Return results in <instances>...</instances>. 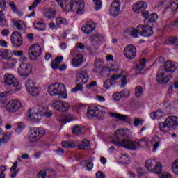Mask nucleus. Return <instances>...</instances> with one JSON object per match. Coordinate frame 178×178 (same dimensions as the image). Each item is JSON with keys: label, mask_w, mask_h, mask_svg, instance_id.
I'll use <instances>...</instances> for the list:
<instances>
[{"label": "nucleus", "mask_w": 178, "mask_h": 178, "mask_svg": "<svg viewBox=\"0 0 178 178\" xmlns=\"http://www.w3.org/2000/svg\"><path fill=\"white\" fill-rule=\"evenodd\" d=\"M178 69V63L173 61H167L164 64V70L165 73H175Z\"/></svg>", "instance_id": "obj_16"}, {"label": "nucleus", "mask_w": 178, "mask_h": 178, "mask_svg": "<svg viewBox=\"0 0 178 178\" xmlns=\"http://www.w3.org/2000/svg\"><path fill=\"white\" fill-rule=\"evenodd\" d=\"M76 81L80 84H86L88 82V74L87 72L79 70L76 73Z\"/></svg>", "instance_id": "obj_17"}, {"label": "nucleus", "mask_w": 178, "mask_h": 178, "mask_svg": "<svg viewBox=\"0 0 178 178\" xmlns=\"http://www.w3.org/2000/svg\"><path fill=\"white\" fill-rule=\"evenodd\" d=\"M168 42H170V44L178 47V39L177 37L170 38L168 39Z\"/></svg>", "instance_id": "obj_52"}, {"label": "nucleus", "mask_w": 178, "mask_h": 178, "mask_svg": "<svg viewBox=\"0 0 178 178\" xmlns=\"http://www.w3.org/2000/svg\"><path fill=\"white\" fill-rule=\"evenodd\" d=\"M57 120H58V122H61V123H67V122H70L72 119H70V117L69 116L61 115L58 117Z\"/></svg>", "instance_id": "obj_37"}, {"label": "nucleus", "mask_w": 178, "mask_h": 178, "mask_svg": "<svg viewBox=\"0 0 178 178\" xmlns=\"http://www.w3.org/2000/svg\"><path fill=\"white\" fill-rule=\"evenodd\" d=\"M163 116H165V113L161 111H156L150 113L152 119H160V118H163Z\"/></svg>", "instance_id": "obj_30"}, {"label": "nucleus", "mask_w": 178, "mask_h": 178, "mask_svg": "<svg viewBox=\"0 0 178 178\" xmlns=\"http://www.w3.org/2000/svg\"><path fill=\"white\" fill-rule=\"evenodd\" d=\"M147 8H148L147 2L144 1H138L133 4L132 10L134 13L140 14L142 13V12H144Z\"/></svg>", "instance_id": "obj_11"}, {"label": "nucleus", "mask_w": 178, "mask_h": 178, "mask_svg": "<svg viewBox=\"0 0 178 178\" xmlns=\"http://www.w3.org/2000/svg\"><path fill=\"white\" fill-rule=\"evenodd\" d=\"M80 165L86 168L88 172H90V170H91L92 168H94V163L89 160H84L81 161Z\"/></svg>", "instance_id": "obj_27"}, {"label": "nucleus", "mask_w": 178, "mask_h": 178, "mask_svg": "<svg viewBox=\"0 0 178 178\" xmlns=\"http://www.w3.org/2000/svg\"><path fill=\"white\" fill-rule=\"evenodd\" d=\"M44 111H47V106L44 105L38 106L36 108H31L29 111L28 119L31 120V122L38 123V122L42 119Z\"/></svg>", "instance_id": "obj_4"}, {"label": "nucleus", "mask_w": 178, "mask_h": 178, "mask_svg": "<svg viewBox=\"0 0 178 178\" xmlns=\"http://www.w3.org/2000/svg\"><path fill=\"white\" fill-rule=\"evenodd\" d=\"M104 41V36L99 33L91 35V42L93 45H99Z\"/></svg>", "instance_id": "obj_21"}, {"label": "nucleus", "mask_w": 178, "mask_h": 178, "mask_svg": "<svg viewBox=\"0 0 178 178\" xmlns=\"http://www.w3.org/2000/svg\"><path fill=\"white\" fill-rule=\"evenodd\" d=\"M164 76H165V73L159 70L156 78V81H158L159 84H163V80L165 79Z\"/></svg>", "instance_id": "obj_34"}, {"label": "nucleus", "mask_w": 178, "mask_h": 178, "mask_svg": "<svg viewBox=\"0 0 178 178\" xmlns=\"http://www.w3.org/2000/svg\"><path fill=\"white\" fill-rule=\"evenodd\" d=\"M147 19L150 23H154V22L158 20V15H156V13L151 14Z\"/></svg>", "instance_id": "obj_47"}, {"label": "nucleus", "mask_w": 178, "mask_h": 178, "mask_svg": "<svg viewBox=\"0 0 178 178\" xmlns=\"http://www.w3.org/2000/svg\"><path fill=\"white\" fill-rule=\"evenodd\" d=\"M44 136H45V129L43 128L33 129L29 133V139L30 143H36Z\"/></svg>", "instance_id": "obj_8"}, {"label": "nucleus", "mask_w": 178, "mask_h": 178, "mask_svg": "<svg viewBox=\"0 0 178 178\" xmlns=\"http://www.w3.org/2000/svg\"><path fill=\"white\" fill-rule=\"evenodd\" d=\"M170 129L175 130L178 125V118L176 116H170L165 119Z\"/></svg>", "instance_id": "obj_20"}, {"label": "nucleus", "mask_w": 178, "mask_h": 178, "mask_svg": "<svg viewBox=\"0 0 178 178\" xmlns=\"http://www.w3.org/2000/svg\"><path fill=\"white\" fill-rule=\"evenodd\" d=\"M41 2V0H35L31 6L29 7V10H33V9H35L38 6V3Z\"/></svg>", "instance_id": "obj_51"}, {"label": "nucleus", "mask_w": 178, "mask_h": 178, "mask_svg": "<svg viewBox=\"0 0 178 178\" xmlns=\"http://www.w3.org/2000/svg\"><path fill=\"white\" fill-rule=\"evenodd\" d=\"M137 54V49L132 44H129L124 48V54L127 59H134Z\"/></svg>", "instance_id": "obj_14"}, {"label": "nucleus", "mask_w": 178, "mask_h": 178, "mask_svg": "<svg viewBox=\"0 0 178 178\" xmlns=\"http://www.w3.org/2000/svg\"><path fill=\"white\" fill-rule=\"evenodd\" d=\"M31 73V65L22 63L18 67V74L22 77H27Z\"/></svg>", "instance_id": "obj_13"}, {"label": "nucleus", "mask_w": 178, "mask_h": 178, "mask_svg": "<svg viewBox=\"0 0 178 178\" xmlns=\"http://www.w3.org/2000/svg\"><path fill=\"white\" fill-rule=\"evenodd\" d=\"M145 167L149 172H153L154 173H161L162 172V165L161 163H158L156 160L154 159H149L146 160L145 163Z\"/></svg>", "instance_id": "obj_6"}, {"label": "nucleus", "mask_w": 178, "mask_h": 178, "mask_svg": "<svg viewBox=\"0 0 178 178\" xmlns=\"http://www.w3.org/2000/svg\"><path fill=\"white\" fill-rule=\"evenodd\" d=\"M17 129H15L16 133H17V134L22 133V131H23V129H24V124L22 123V122H18L17 124Z\"/></svg>", "instance_id": "obj_46"}, {"label": "nucleus", "mask_w": 178, "mask_h": 178, "mask_svg": "<svg viewBox=\"0 0 178 178\" xmlns=\"http://www.w3.org/2000/svg\"><path fill=\"white\" fill-rule=\"evenodd\" d=\"M170 8H171L173 12H175V10H177V9H178V4L175 2H172L170 4Z\"/></svg>", "instance_id": "obj_62"}, {"label": "nucleus", "mask_w": 178, "mask_h": 178, "mask_svg": "<svg viewBox=\"0 0 178 178\" xmlns=\"http://www.w3.org/2000/svg\"><path fill=\"white\" fill-rule=\"evenodd\" d=\"M17 62V61L15 58H9L6 63H4V66L7 69H11L12 67H15Z\"/></svg>", "instance_id": "obj_28"}, {"label": "nucleus", "mask_w": 178, "mask_h": 178, "mask_svg": "<svg viewBox=\"0 0 178 178\" xmlns=\"http://www.w3.org/2000/svg\"><path fill=\"white\" fill-rule=\"evenodd\" d=\"M4 83L11 87H17L19 86V81L10 74H6L4 76Z\"/></svg>", "instance_id": "obj_18"}, {"label": "nucleus", "mask_w": 178, "mask_h": 178, "mask_svg": "<svg viewBox=\"0 0 178 178\" xmlns=\"http://www.w3.org/2000/svg\"><path fill=\"white\" fill-rule=\"evenodd\" d=\"M171 79H173V76L172 75L164 76L163 84H168Z\"/></svg>", "instance_id": "obj_61"}, {"label": "nucleus", "mask_w": 178, "mask_h": 178, "mask_svg": "<svg viewBox=\"0 0 178 178\" xmlns=\"http://www.w3.org/2000/svg\"><path fill=\"white\" fill-rule=\"evenodd\" d=\"M111 117L115 118V119H118V120H121V122H126V119L129 118L127 115H124L120 113H111Z\"/></svg>", "instance_id": "obj_29"}, {"label": "nucleus", "mask_w": 178, "mask_h": 178, "mask_svg": "<svg viewBox=\"0 0 178 178\" xmlns=\"http://www.w3.org/2000/svg\"><path fill=\"white\" fill-rule=\"evenodd\" d=\"M81 30L85 34H91L95 30V24L92 22H88L82 26Z\"/></svg>", "instance_id": "obj_19"}, {"label": "nucleus", "mask_w": 178, "mask_h": 178, "mask_svg": "<svg viewBox=\"0 0 178 178\" xmlns=\"http://www.w3.org/2000/svg\"><path fill=\"white\" fill-rule=\"evenodd\" d=\"M147 63V59L143 58L139 61V64L136 65V74H140L143 71V69L145 67V63Z\"/></svg>", "instance_id": "obj_24"}, {"label": "nucleus", "mask_w": 178, "mask_h": 178, "mask_svg": "<svg viewBox=\"0 0 178 178\" xmlns=\"http://www.w3.org/2000/svg\"><path fill=\"white\" fill-rule=\"evenodd\" d=\"M44 16L46 19H48V20H52V19H55V17H56V10L53 8L46 10L44 12Z\"/></svg>", "instance_id": "obj_22"}, {"label": "nucleus", "mask_w": 178, "mask_h": 178, "mask_svg": "<svg viewBox=\"0 0 178 178\" xmlns=\"http://www.w3.org/2000/svg\"><path fill=\"white\" fill-rule=\"evenodd\" d=\"M122 98H127L130 95V91L128 89H124L120 92Z\"/></svg>", "instance_id": "obj_50"}, {"label": "nucleus", "mask_w": 178, "mask_h": 178, "mask_svg": "<svg viewBox=\"0 0 178 178\" xmlns=\"http://www.w3.org/2000/svg\"><path fill=\"white\" fill-rule=\"evenodd\" d=\"M127 131H129L128 129H118L114 134L113 143L114 144H119L121 147L131 151H136L138 148L147 147L149 143V140L147 138H143L139 140L138 142L127 140L130 138Z\"/></svg>", "instance_id": "obj_1"}, {"label": "nucleus", "mask_w": 178, "mask_h": 178, "mask_svg": "<svg viewBox=\"0 0 178 178\" xmlns=\"http://www.w3.org/2000/svg\"><path fill=\"white\" fill-rule=\"evenodd\" d=\"M120 0H114L110 6L109 13L111 16H113L116 17L119 15V12H120Z\"/></svg>", "instance_id": "obj_12"}, {"label": "nucleus", "mask_w": 178, "mask_h": 178, "mask_svg": "<svg viewBox=\"0 0 178 178\" xmlns=\"http://www.w3.org/2000/svg\"><path fill=\"white\" fill-rule=\"evenodd\" d=\"M82 88L83 86H81V83L78 84L75 88L72 89V92H77V91H80Z\"/></svg>", "instance_id": "obj_60"}, {"label": "nucleus", "mask_w": 178, "mask_h": 178, "mask_svg": "<svg viewBox=\"0 0 178 178\" xmlns=\"http://www.w3.org/2000/svg\"><path fill=\"white\" fill-rule=\"evenodd\" d=\"M35 87V82L31 79H28L26 81V88L27 91H29L32 88Z\"/></svg>", "instance_id": "obj_36"}, {"label": "nucleus", "mask_w": 178, "mask_h": 178, "mask_svg": "<svg viewBox=\"0 0 178 178\" xmlns=\"http://www.w3.org/2000/svg\"><path fill=\"white\" fill-rule=\"evenodd\" d=\"M114 101H120L122 99V95L120 92H115L113 95Z\"/></svg>", "instance_id": "obj_57"}, {"label": "nucleus", "mask_w": 178, "mask_h": 178, "mask_svg": "<svg viewBox=\"0 0 178 178\" xmlns=\"http://www.w3.org/2000/svg\"><path fill=\"white\" fill-rule=\"evenodd\" d=\"M172 169L175 175H178V159L173 162Z\"/></svg>", "instance_id": "obj_45"}, {"label": "nucleus", "mask_w": 178, "mask_h": 178, "mask_svg": "<svg viewBox=\"0 0 178 178\" xmlns=\"http://www.w3.org/2000/svg\"><path fill=\"white\" fill-rule=\"evenodd\" d=\"M96 177L97 178H105V174H104V172H102V171H98L96 173Z\"/></svg>", "instance_id": "obj_64"}, {"label": "nucleus", "mask_w": 178, "mask_h": 178, "mask_svg": "<svg viewBox=\"0 0 178 178\" xmlns=\"http://www.w3.org/2000/svg\"><path fill=\"white\" fill-rule=\"evenodd\" d=\"M5 8H6V2H5V0H0L1 12H3V10H5Z\"/></svg>", "instance_id": "obj_59"}, {"label": "nucleus", "mask_w": 178, "mask_h": 178, "mask_svg": "<svg viewBox=\"0 0 178 178\" xmlns=\"http://www.w3.org/2000/svg\"><path fill=\"white\" fill-rule=\"evenodd\" d=\"M64 5L65 8L71 12L76 10L77 15H83V13H84L86 4L83 0H65Z\"/></svg>", "instance_id": "obj_3"}, {"label": "nucleus", "mask_w": 178, "mask_h": 178, "mask_svg": "<svg viewBox=\"0 0 178 178\" xmlns=\"http://www.w3.org/2000/svg\"><path fill=\"white\" fill-rule=\"evenodd\" d=\"M42 50L41 49V47L38 44L32 45L29 50V55L30 59L32 60H35V59H38Z\"/></svg>", "instance_id": "obj_10"}, {"label": "nucleus", "mask_w": 178, "mask_h": 178, "mask_svg": "<svg viewBox=\"0 0 178 178\" xmlns=\"http://www.w3.org/2000/svg\"><path fill=\"white\" fill-rule=\"evenodd\" d=\"M46 176H47V172H45V170H42L39 172L38 177V178H45Z\"/></svg>", "instance_id": "obj_63"}, {"label": "nucleus", "mask_w": 178, "mask_h": 178, "mask_svg": "<svg viewBox=\"0 0 178 178\" xmlns=\"http://www.w3.org/2000/svg\"><path fill=\"white\" fill-rule=\"evenodd\" d=\"M24 24V22L23 21H17L14 23V26L17 27V30H23Z\"/></svg>", "instance_id": "obj_48"}, {"label": "nucleus", "mask_w": 178, "mask_h": 178, "mask_svg": "<svg viewBox=\"0 0 178 178\" xmlns=\"http://www.w3.org/2000/svg\"><path fill=\"white\" fill-rule=\"evenodd\" d=\"M28 92L32 95V97H37V95H40V94H41V89L38 86H35L28 90Z\"/></svg>", "instance_id": "obj_31"}, {"label": "nucleus", "mask_w": 178, "mask_h": 178, "mask_svg": "<svg viewBox=\"0 0 178 178\" xmlns=\"http://www.w3.org/2000/svg\"><path fill=\"white\" fill-rule=\"evenodd\" d=\"M122 77L121 74H114L111 78H110L111 84H115L116 80H119Z\"/></svg>", "instance_id": "obj_42"}, {"label": "nucleus", "mask_w": 178, "mask_h": 178, "mask_svg": "<svg viewBox=\"0 0 178 178\" xmlns=\"http://www.w3.org/2000/svg\"><path fill=\"white\" fill-rule=\"evenodd\" d=\"M0 26L1 27H5L6 26V19H5V15L0 10Z\"/></svg>", "instance_id": "obj_41"}, {"label": "nucleus", "mask_w": 178, "mask_h": 178, "mask_svg": "<svg viewBox=\"0 0 178 178\" xmlns=\"http://www.w3.org/2000/svg\"><path fill=\"white\" fill-rule=\"evenodd\" d=\"M88 49L91 52V54H94V52L98 49V44H92L91 46L88 47Z\"/></svg>", "instance_id": "obj_53"}, {"label": "nucleus", "mask_w": 178, "mask_h": 178, "mask_svg": "<svg viewBox=\"0 0 178 178\" xmlns=\"http://www.w3.org/2000/svg\"><path fill=\"white\" fill-rule=\"evenodd\" d=\"M56 23L57 26H60V24H63L64 26H67V21L66 20V19L63 17L56 18Z\"/></svg>", "instance_id": "obj_40"}, {"label": "nucleus", "mask_w": 178, "mask_h": 178, "mask_svg": "<svg viewBox=\"0 0 178 178\" xmlns=\"http://www.w3.org/2000/svg\"><path fill=\"white\" fill-rule=\"evenodd\" d=\"M73 134H81L83 133V129L79 125H75L72 129Z\"/></svg>", "instance_id": "obj_44"}, {"label": "nucleus", "mask_w": 178, "mask_h": 178, "mask_svg": "<svg viewBox=\"0 0 178 178\" xmlns=\"http://www.w3.org/2000/svg\"><path fill=\"white\" fill-rule=\"evenodd\" d=\"M60 109V112H67V111L70 109V104H69L67 102L62 101Z\"/></svg>", "instance_id": "obj_35"}, {"label": "nucleus", "mask_w": 178, "mask_h": 178, "mask_svg": "<svg viewBox=\"0 0 178 178\" xmlns=\"http://www.w3.org/2000/svg\"><path fill=\"white\" fill-rule=\"evenodd\" d=\"M6 108L8 112H17L22 108V103L18 100H11L7 104Z\"/></svg>", "instance_id": "obj_15"}, {"label": "nucleus", "mask_w": 178, "mask_h": 178, "mask_svg": "<svg viewBox=\"0 0 178 178\" xmlns=\"http://www.w3.org/2000/svg\"><path fill=\"white\" fill-rule=\"evenodd\" d=\"M11 44L15 48H19V47H22L23 45V37L22 36V33L20 32L15 31L11 34L10 36Z\"/></svg>", "instance_id": "obj_9"}, {"label": "nucleus", "mask_w": 178, "mask_h": 178, "mask_svg": "<svg viewBox=\"0 0 178 178\" xmlns=\"http://www.w3.org/2000/svg\"><path fill=\"white\" fill-rule=\"evenodd\" d=\"M143 123H144V120L140 118H136L134 122V126L137 127L140 126V124L143 125Z\"/></svg>", "instance_id": "obj_55"}, {"label": "nucleus", "mask_w": 178, "mask_h": 178, "mask_svg": "<svg viewBox=\"0 0 178 178\" xmlns=\"http://www.w3.org/2000/svg\"><path fill=\"white\" fill-rule=\"evenodd\" d=\"M113 86V83H111V79H107L104 84V87L106 90H109V87Z\"/></svg>", "instance_id": "obj_56"}, {"label": "nucleus", "mask_w": 178, "mask_h": 178, "mask_svg": "<svg viewBox=\"0 0 178 178\" xmlns=\"http://www.w3.org/2000/svg\"><path fill=\"white\" fill-rule=\"evenodd\" d=\"M61 145L64 148H73V147H74V145H73V143L69 141L62 142Z\"/></svg>", "instance_id": "obj_49"}, {"label": "nucleus", "mask_w": 178, "mask_h": 178, "mask_svg": "<svg viewBox=\"0 0 178 178\" xmlns=\"http://www.w3.org/2000/svg\"><path fill=\"white\" fill-rule=\"evenodd\" d=\"M33 26L35 29H36L37 30H40V31L45 30V27H46L45 24H44L43 22H37V21L34 22Z\"/></svg>", "instance_id": "obj_32"}, {"label": "nucleus", "mask_w": 178, "mask_h": 178, "mask_svg": "<svg viewBox=\"0 0 178 178\" xmlns=\"http://www.w3.org/2000/svg\"><path fill=\"white\" fill-rule=\"evenodd\" d=\"M62 62H63V56L56 57L54 62V61L51 62L52 69H54V70H56V69H58V66L60 65Z\"/></svg>", "instance_id": "obj_26"}, {"label": "nucleus", "mask_w": 178, "mask_h": 178, "mask_svg": "<svg viewBox=\"0 0 178 178\" xmlns=\"http://www.w3.org/2000/svg\"><path fill=\"white\" fill-rule=\"evenodd\" d=\"M143 87L141 86H138L135 88V96L136 97V98H140V97L143 95Z\"/></svg>", "instance_id": "obj_39"}, {"label": "nucleus", "mask_w": 178, "mask_h": 178, "mask_svg": "<svg viewBox=\"0 0 178 178\" xmlns=\"http://www.w3.org/2000/svg\"><path fill=\"white\" fill-rule=\"evenodd\" d=\"M48 92L53 97H55V95H58V98H60V99H65V98H67L66 87L63 85V83L55 82L50 84L48 88Z\"/></svg>", "instance_id": "obj_2"}, {"label": "nucleus", "mask_w": 178, "mask_h": 178, "mask_svg": "<svg viewBox=\"0 0 178 178\" xmlns=\"http://www.w3.org/2000/svg\"><path fill=\"white\" fill-rule=\"evenodd\" d=\"M6 170V167L2 165L0 167V178H5V174L3 173Z\"/></svg>", "instance_id": "obj_58"}, {"label": "nucleus", "mask_w": 178, "mask_h": 178, "mask_svg": "<svg viewBox=\"0 0 178 178\" xmlns=\"http://www.w3.org/2000/svg\"><path fill=\"white\" fill-rule=\"evenodd\" d=\"M83 60H84V57L81 54H78L72 59V63L75 67H79V66H81Z\"/></svg>", "instance_id": "obj_23"}, {"label": "nucleus", "mask_w": 178, "mask_h": 178, "mask_svg": "<svg viewBox=\"0 0 178 178\" xmlns=\"http://www.w3.org/2000/svg\"><path fill=\"white\" fill-rule=\"evenodd\" d=\"M159 127L163 133H168V131H170V130H172L170 127L169 126V124H168V121L165 120V122H161L159 124Z\"/></svg>", "instance_id": "obj_25"}, {"label": "nucleus", "mask_w": 178, "mask_h": 178, "mask_svg": "<svg viewBox=\"0 0 178 178\" xmlns=\"http://www.w3.org/2000/svg\"><path fill=\"white\" fill-rule=\"evenodd\" d=\"M10 139V133L6 132L2 138V141L0 139V145L2 143H6Z\"/></svg>", "instance_id": "obj_43"}, {"label": "nucleus", "mask_w": 178, "mask_h": 178, "mask_svg": "<svg viewBox=\"0 0 178 178\" xmlns=\"http://www.w3.org/2000/svg\"><path fill=\"white\" fill-rule=\"evenodd\" d=\"M51 105L56 111H60V105H62V100L58 99V100H53Z\"/></svg>", "instance_id": "obj_33"}, {"label": "nucleus", "mask_w": 178, "mask_h": 178, "mask_svg": "<svg viewBox=\"0 0 178 178\" xmlns=\"http://www.w3.org/2000/svg\"><path fill=\"white\" fill-rule=\"evenodd\" d=\"M152 143L154 144L153 145V151L155 152L156 149H158V147H159V144H161V140L159 139V137H154L153 138Z\"/></svg>", "instance_id": "obj_38"}, {"label": "nucleus", "mask_w": 178, "mask_h": 178, "mask_svg": "<svg viewBox=\"0 0 178 178\" xmlns=\"http://www.w3.org/2000/svg\"><path fill=\"white\" fill-rule=\"evenodd\" d=\"M88 117L89 119L97 117L99 120H104L105 111H99L95 106H90L88 108Z\"/></svg>", "instance_id": "obj_7"}, {"label": "nucleus", "mask_w": 178, "mask_h": 178, "mask_svg": "<svg viewBox=\"0 0 178 178\" xmlns=\"http://www.w3.org/2000/svg\"><path fill=\"white\" fill-rule=\"evenodd\" d=\"M93 2L95 5V9H97V10L102 6V1H101V0H93Z\"/></svg>", "instance_id": "obj_54"}, {"label": "nucleus", "mask_w": 178, "mask_h": 178, "mask_svg": "<svg viewBox=\"0 0 178 178\" xmlns=\"http://www.w3.org/2000/svg\"><path fill=\"white\" fill-rule=\"evenodd\" d=\"M138 34L142 35V37H151L154 35V31L149 25H140L136 29H133L131 31V35L132 37H134V38H137L138 37Z\"/></svg>", "instance_id": "obj_5"}]
</instances>
